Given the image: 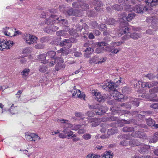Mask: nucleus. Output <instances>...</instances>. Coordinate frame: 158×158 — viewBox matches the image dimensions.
<instances>
[{
	"mask_svg": "<svg viewBox=\"0 0 158 158\" xmlns=\"http://www.w3.org/2000/svg\"><path fill=\"white\" fill-rule=\"evenodd\" d=\"M150 143H155L158 140V132L154 133L153 135L150 137L149 138Z\"/></svg>",
	"mask_w": 158,
	"mask_h": 158,
	"instance_id": "21",
	"label": "nucleus"
},
{
	"mask_svg": "<svg viewBox=\"0 0 158 158\" xmlns=\"http://www.w3.org/2000/svg\"><path fill=\"white\" fill-rule=\"evenodd\" d=\"M102 157L104 158H112L113 157V155L111 154V152H106L104 154L102 155Z\"/></svg>",
	"mask_w": 158,
	"mask_h": 158,
	"instance_id": "37",
	"label": "nucleus"
},
{
	"mask_svg": "<svg viewBox=\"0 0 158 158\" xmlns=\"http://www.w3.org/2000/svg\"><path fill=\"white\" fill-rule=\"evenodd\" d=\"M122 79L121 77L119 78V79L116 82V83H114L113 82L110 81L107 83V88L109 89V91H112L113 92L115 93L116 92L117 93L118 92L116 90V88L118 86V85L121 82V80Z\"/></svg>",
	"mask_w": 158,
	"mask_h": 158,
	"instance_id": "10",
	"label": "nucleus"
},
{
	"mask_svg": "<svg viewBox=\"0 0 158 158\" xmlns=\"http://www.w3.org/2000/svg\"><path fill=\"white\" fill-rule=\"evenodd\" d=\"M85 127V125L83 124H82L81 125V127L78 130V131L77 133L79 134H82L84 133L85 132V129L84 127Z\"/></svg>",
	"mask_w": 158,
	"mask_h": 158,
	"instance_id": "45",
	"label": "nucleus"
},
{
	"mask_svg": "<svg viewBox=\"0 0 158 158\" xmlns=\"http://www.w3.org/2000/svg\"><path fill=\"white\" fill-rule=\"evenodd\" d=\"M67 34L66 32L64 31H60L56 32V35L58 37H60L61 36H66Z\"/></svg>",
	"mask_w": 158,
	"mask_h": 158,
	"instance_id": "39",
	"label": "nucleus"
},
{
	"mask_svg": "<svg viewBox=\"0 0 158 158\" xmlns=\"http://www.w3.org/2000/svg\"><path fill=\"white\" fill-rule=\"evenodd\" d=\"M97 45L98 46V47L95 50V52L98 54H99L105 51H110V50L108 49V47L106 46L107 44L104 42H98L97 43Z\"/></svg>",
	"mask_w": 158,
	"mask_h": 158,
	"instance_id": "5",
	"label": "nucleus"
},
{
	"mask_svg": "<svg viewBox=\"0 0 158 158\" xmlns=\"http://www.w3.org/2000/svg\"><path fill=\"white\" fill-rule=\"evenodd\" d=\"M76 30L78 32H81L83 29L82 26L79 24H77L76 25Z\"/></svg>",
	"mask_w": 158,
	"mask_h": 158,
	"instance_id": "62",
	"label": "nucleus"
},
{
	"mask_svg": "<svg viewBox=\"0 0 158 158\" xmlns=\"http://www.w3.org/2000/svg\"><path fill=\"white\" fill-rule=\"evenodd\" d=\"M140 149H139V152L142 154L147 153L148 152V150L150 148V147L148 145L143 144L140 146Z\"/></svg>",
	"mask_w": 158,
	"mask_h": 158,
	"instance_id": "17",
	"label": "nucleus"
},
{
	"mask_svg": "<svg viewBox=\"0 0 158 158\" xmlns=\"http://www.w3.org/2000/svg\"><path fill=\"white\" fill-rule=\"evenodd\" d=\"M98 58L97 56H94L92 58H90L89 60V63L90 64L95 63V64L101 63L104 62L106 61V59L103 58L102 61H98Z\"/></svg>",
	"mask_w": 158,
	"mask_h": 158,
	"instance_id": "18",
	"label": "nucleus"
},
{
	"mask_svg": "<svg viewBox=\"0 0 158 158\" xmlns=\"http://www.w3.org/2000/svg\"><path fill=\"white\" fill-rule=\"evenodd\" d=\"M116 23V20L113 18L107 19L106 21V24L110 25H114Z\"/></svg>",
	"mask_w": 158,
	"mask_h": 158,
	"instance_id": "33",
	"label": "nucleus"
},
{
	"mask_svg": "<svg viewBox=\"0 0 158 158\" xmlns=\"http://www.w3.org/2000/svg\"><path fill=\"white\" fill-rule=\"evenodd\" d=\"M150 101L152 102H158V95H157V94H152V95L151 96Z\"/></svg>",
	"mask_w": 158,
	"mask_h": 158,
	"instance_id": "43",
	"label": "nucleus"
},
{
	"mask_svg": "<svg viewBox=\"0 0 158 158\" xmlns=\"http://www.w3.org/2000/svg\"><path fill=\"white\" fill-rule=\"evenodd\" d=\"M88 122L89 123H93L97 120H99V119L97 118H93L92 117H89L88 118Z\"/></svg>",
	"mask_w": 158,
	"mask_h": 158,
	"instance_id": "56",
	"label": "nucleus"
},
{
	"mask_svg": "<svg viewBox=\"0 0 158 158\" xmlns=\"http://www.w3.org/2000/svg\"><path fill=\"white\" fill-rule=\"evenodd\" d=\"M56 52L53 51H49L46 54V56H48L49 58H50L51 59L52 58H55V56L56 55Z\"/></svg>",
	"mask_w": 158,
	"mask_h": 158,
	"instance_id": "34",
	"label": "nucleus"
},
{
	"mask_svg": "<svg viewBox=\"0 0 158 158\" xmlns=\"http://www.w3.org/2000/svg\"><path fill=\"white\" fill-rule=\"evenodd\" d=\"M13 45V42L10 41H6L5 42H2L0 43V50H3L4 49L10 48Z\"/></svg>",
	"mask_w": 158,
	"mask_h": 158,
	"instance_id": "13",
	"label": "nucleus"
},
{
	"mask_svg": "<svg viewBox=\"0 0 158 158\" xmlns=\"http://www.w3.org/2000/svg\"><path fill=\"white\" fill-rule=\"evenodd\" d=\"M81 8V9H80L81 11L85 10L89 8V6L88 5L86 4L85 3H83L82 5H81L80 8Z\"/></svg>",
	"mask_w": 158,
	"mask_h": 158,
	"instance_id": "44",
	"label": "nucleus"
},
{
	"mask_svg": "<svg viewBox=\"0 0 158 158\" xmlns=\"http://www.w3.org/2000/svg\"><path fill=\"white\" fill-rule=\"evenodd\" d=\"M129 145L131 146H138L140 144V143L137 139H133L130 140L129 143Z\"/></svg>",
	"mask_w": 158,
	"mask_h": 158,
	"instance_id": "29",
	"label": "nucleus"
},
{
	"mask_svg": "<svg viewBox=\"0 0 158 158\" xmlns=\"http://www.w3.org/2000/svg\"><path fill=\"white\" fill-rule=\"evenodd\" d=\"M14 33V29L11 28H6V30L4 31L5 35L10 37L13 36Z\"/></svg>",
	"mask_w": 158,
	"mask_h": 158,
	"instance_id": "23",
	"label": "nucleus"
},
{
	"mask_svg": "<svg viewBox=\"0 0 158 158\" xmlns=\"http://www.w3.org/2000/svg\"><path fill=\"white\" fill-rule=\"evenodd\" d=\"M57 23H61L64 25H67L68 23L67 20L64 19H62L60 18H56Z\"/></svg>",
	"mask_w": 158,
	"mask_h": 158,
	"instance_id": "32",
	"label": "nucleus"
},
{
	"mask_svg": "<svg viewBox=\"0 0 158 158\" xmlns=\"http://www.w3.org/2000/svg\"><path fill=\"white\" fill-rule=\"evenodd\" d=\"M99 29L101 31H103L107 29L106 26L105 24L101 23L100 24Z\"/></svg>",
	"mask_w": 158,
	"mask_h": 158,
	"instance_id": "52",
	"label": "nucleus"
},
{
	"mask_svg": "<svg viewBox=\"0 0 158 158\" xmlns=\"http://www.w3.org/2000/svg\"><path fill=\"white\" fill-rule=\"evenodd\" d=\"M134 119H130L129 120H127L125 119H122L120 120L121 123H122L120 125V127H123L124 125V123L128 124L131 123L132 122V120H134Z\"/></svg>",
	"mask_w": 158,
	"mask_h": 158,
	"instance_id": "38",
	"label": "nucleus"
},
{
	"mask_svg": "<svg viewBox=\"0 0 158 158\" xmlns=\"http://www.w3.org/2000/svg\"><path fill=\"white\" fill-rule=\"evenodd\" d=\"M123 43V42H112L111 44L113 45L114 46H119L122 44Z\"/></svg>",
	"mask_w": 158,
	"mask_h": 158,
	"instance_id": "63",
	"label": "nucleus"
},
{
	"mask_svg": "<svg viewBox=\"0 0 158 158\" xmlns=\"http://www.w3.org/2000/svg\"><path fill=\"white\" fill-rule=\"evenodd\" d=\"M46 57V55L44 54H43L40 55L39 56L38 58L40 60L42 61L45 60Z\"/></svg>",
	"mask_w": 158,
	"mask_h": 158,
	"instance_id": "59",
	"label": "nucleus"
},
{
	"mask_svg": "<svg viewBox=\"0 0 158 158\" xmlns=\"http://www.w3.org/2000/svg\"><path fill=\"white\" fill-rule=\"evenodd\" d=\"M89 107L90 109L98 110V111H95L97 114L102 115L108 110V108L106 106H101L99 104H94L92 105H89Z\"/></svg>",
	"mask_w": 158,
	"mask_h": 158,
	"instance_id": "3",
	"label": "nucleus"
},
{
	"mask_svg": "<svg viewBox=\"0 0 158 158\" xmlns=\"http://www.w3.org/2000/svg\"><path fill=\"white\" fill-rule=\"evenodd\" d=\"M47 70V67L44 64L40 66L39 71L42 73H45Z\"/></svg>",
	"mask_w": 158,
	"mask_h": 158,
	"instance_id": "48",
	"label": "nucleus"
},
{
	"mask_svg": "<svg viewBox=\"0 0 158 158\" xmlns=\"http://www.w3.org/2000/svg\"><path fill=\"white\" fill-rule=\"evenodd\" d=\"M85 51L86 52H87L90 55L93 52H94V49L93 48H91L90 47H89L85 49Z\"/></svg>",
	"mask_w": 158,
	"mask_h": 158,
	"instance_id": "54",
	"label": "nucleus"
},
{
	"mask_svg": "<svg viewBox=\"0 0 158 158\" xmlns=\"http://www.w3.org/2000/svg\"><path fill=\"white\" fill-rule=\"evenodd\" d=\"M93 93H94V96L95 97V99L99 102H103L106 99H109L110 98L108 94H103L102 95L100 92H97L95 90Z\"/></svg>",
	"mask_w": 158,
	"mask_h": 158,
	"instance_id": "6",
	"label": "nucleus"
},
{
	"mask_svg": "<svg viewBox=\"0 0 158 158\" xmlns=\"http://www.w3.org/2000/svg\"><path fill=\"white\" fill-rule=\"evenodd\" d=\"M25 138L28 141H34L40 139L38 135L35 133H32L30 132H27L25 133Z\"/></svg>",
	"mask_w": 158,
	"mask_h": 158,
	"instance_id": "11",
	"label": "nucleus"
},
{
	"mask_svg": "<svg viewBox=\"0 0 158 158\" xmlns=\"http://www.w3.org/2000/svg\"><path fill=\"white\" fill-rule=\"evenodd\" d=\"M23 38L25 40L26 43L29 44H33L35 42L37 38L33 35L24 34L22 36Z\"/></svg>",
	"mask_w": 158,
	"mask_h": 158,
	"instance_id": "8",
	"label": "nucleus"
},
{
	"mask_svg": "<svg viewBox=\"0 0 158 158\" xmlns=\"http://www.w3.org/2000/svg\"><path fill=\"white\" fill-rule=\"evenodd\" d=\"M151 108L156 109L158 108V103H154L150 105Z\"/></svg>",
	"mask_w": 158,
	"mask_h": 158,
	"instance_id": "64",
	"label": "nucleus"
},
{
	"mask_svg": "<svg viewBox=\"0 0 158 158\" xmlns=\"http://www.w3.org/2000/svg\"><path fill=\"white\" fill-rule=\"evenodd\" d=\"M61 68H65V66L64 65H61L60 64H57L55 66V70L56 71H58Z\"/></svg>",
	"mask_w": 158,
	"mask_h": 158,
	"instance_id": "60",
	"label": "nucleus"
},
{
	"mask_svg": "<svg viewBox=\"0 0 158 158\" xmlns=\"http://www.w3.org/2000/svg\"><path fill=\"white\" fill-rule=\"evenodd\" d=\"M149 92L150 93H158V86L149 89Z\"/></svg>",
	"mask_w": 158,
	"mask_h": 158,
	"instance_id": "53",
	"label": "nucleus"
},
{
	"mask_svg": "<svg viewBox=\"0 0 158 158\" xmlns=\"http://www.w3.org/2000/svg\"><path fill=\"white\" fill-rule=\"evenodd\" d=\"M120 1V4L125 6L126 11L130 12L134 11L139 13H142L144 11L148 10V8L146 6L140 5H136L133 8H132L131 6L129 4V1L128 0H121Z\"/></svg>",
	"mask_w": 158,
	"mask_h": 158,
	"instance_id": "1",
	"label": "nucleus"
},
{
	"mask_svg": "<svg viewBox=\"0 0 158 158\" xmlns=\"http://www.w3.org/2000/svg\"><path fill=\"white\" fill-rule=\"evenodd\" d=\"M117 132V130L115 127H113L111 129L108 130L107 134L108 135H113Z\"/></svg>",
	"mask_w": 158,
	"mask_h": 158,
	"instance_id": "35",
	"label": "nucleus"
},
{
	"mask_svg": "<svg viewBox=\"0 0 158 158\" xmlns=\"http://www.w3.org/2000/svg\"><path fill=\"white\" fill-rule=\"evenodd\" d=\"M52 60L51 61L47 60L48 61L47 63H48V65L52 67L55 64V62L56 61L55 58H52L51 59Z\"/></svg>",
	"mask_w": 158,
	"mask_h": 158,
	"instance_id": "50",
	"label": "nucleus"
},
{
	"mask_svg": "<svg viewBox=\"0 0 158 158\" xmlns=\"http://www.w3.org/2000/svg\"><path fill=\"white\" fill-rule=\"evenodd\" d=\"M57 16L56 15H51L49 18L46 19L45 23L48 25H52L55 23H57L56 18Z\"/></svg>",
	"mask_w": 158,
	"mask_h": 158,
	"instance_id": "15",
	"label": "nucleus"
},
{
	"mask_svg": "<svg viewBox=\"0 0 158 158\" xmlns=\"http://www.w3.org/2000/svg\"><path fill=\"white\" fill-rule=\"evenodd\" d=\"M71 92L72 94L73 97L82 98L83 99L85 100V94L83 93H81V91L79 89H77L75 86H74L71 90Z\"/></svg>",
	"mask_w": 158,
	"mask_h": 158,
	"instance_id": "9",
	"label": "nucleus"
},
{
	"mask_svg": "<svg viewBox=\"0 0 158 158\" xmlns=\"http://www.w3.org/2000/svg\"><path fill=\"white\" fill-rule=\"evenodd\" d=\"M75 116L77 117H79L81 118L82 119H84L83 117L82 114L80 112H76L75 114Z\"/></svg>",
	"mask_w": 158,
	"mask_h": 158,
	"instance_id": "61",
	"label": "nucleus"
},
{
	"mask_svg": "<svg viewBox=\"0 0 158 158\" xmlns=\"http://www.w3.org/2000/svg\"><path fill=\"white\" fill-rule=\"evenodd\" d=\"M145 2L147 4L151 6L156 5V4L153 3V0H146Z\"/></svg>",
	"mask_w": 158,
	"mask_h": 158,
	"instance_id": "55",
	"label": "nucleus"
},
{
	"mask_svg": "<svg viewBox=\"0 0 158 158\" xmlns=\"http://www.w3.org/2000/svg\"><path fill=\"white\" fill-rule=\"evenodd\" d=\"M140 85L142 88H145L147 87L146 82L141 81H136L134 83V87L136 88H139Z\"/></svg>",
	"mask_w": 158,
	"mask_h": 158,
	"instance_id": "22",
	"label": "nucleus"
},
{
	"mask_svg": "<svg viewBox=\"0 0 158 158\" xmlns=\"http://www.w3.org/2000/svg\"><path fill=\"white\" fill-rule=\"evenodd\" d=\"M119 107H116L115 106H113L110 108V110L113 113H119L118 114L120 115L126 114H129L130 113V112L127 110H119Z\"/></svg>",
	"mask_w": 158,
	"mask_h": 158,
	"instance_id": "12",
	"label": "nucleus"
},
{
	"mask_svg": "<svg viewBox=\"0 0 158 158\" xmlns=\"http://www.w3.org/2000/svg\"><path fill=\"white\" fill-rule=\"evenodd\" d=\"M140 37V35L139 34L136 33H132L129 36L128 35H126L123 36L122 39L123 40H128L130 38L134 39H137Z\"/></svg>",
	"mask_w": 158,
	"mask_h": 158,
	"instance_id": "16",
	"label": "nucleus"
},
{
	"mask_svg": "<svg viewBox=\"0 0 158 158\" xmlns=\"http://www.w3.org/2000/svg\"><path fill=\"white\" fill-rule=\"evenodd\" d=\"M30 72V69L28 68H25L21 72V74L22 77H26L28 75Z\"/></svg>",
	"mask_w": 158,
	"mask_h": 158,
	"instance_id": "28",
	"label": "nucleus"
},
{
	"mask_svg": "<svg viewBox=\"0 0 158 158\" xmlns=\"http://www.w3.org/2000/svg\"><path fill=\"white\" fill-rule=\"evenodd\" d=\"M59 121L61 123H64V126L66 128H71L73 130L77 131L80 128L81 125L80 124H74L73 125L72 124L69 123L68 120H65L64 119L60 120Z\"/></svg>",
	"mask_w": 158,
	"mask_h": 158,
	"instance_id": "7",
	"label": "nucleus"
},
{
	"mask_svg": "<svg viewBox=\"0 0 158 158\" xmlns=\"http://www.w3.org/2000/svg\"><path fill=\"white\" fill-rule=\"evenodd\" d=\"M146 122L147 125L150 126H153L155 124V121L151 118L147 119Z\"/></svg>",
	"mask_w": 158,
	"mask_h": 158,
	"instance_id": "36",
	"label": "nucleus"
},
{
	"mask_svg": "<svg viewBox=\"0 0 158 158\" xmlns=\"http://www.w3.org/2000/svg\"><path fill=\"white\" fill-rule=\"evenodd\" d=\"M131 102L133 106L135 107H138L139 105V102L138 101V100L137 98H133Z\"/></svg>",
	"mask_w": 158,
	"mask_h": 158,
	"instance_id": "40",
	"label": "nucleus"
},
{
	"mask_svg": "<svg viewBox=\"0 0 158 158\" xmlns=\"http://www.w3.org/2000/svg\"><path fill=\"white\" fill-rule=\"evenodd\" d=\"M56 61L57 62V64H60L61 65H63L62 64L64 62V60L63 58L61 57H59L56 58Z\"/></svg>",
	"mask_w": 158,
	"mask_h": 158,
	"instance_id": "51",
	"label": "nucleus"
},
{
	"mask_svg": "<svg viewBox=\"0 0 158 158\" xmlns=\"http://www.w3.org/2000/svg\"><path fill=\"white\" fill-rule=\"evenodd\" d=\"M72 5L73 6L74 8H80V7L81 4L79 2H74L73 3Z\"/></svg>",
	"mask_w": 158,
	"mask_h": 158,
	"instance_id": "58",
	"label": "nucleus"
},
{
	"mask_svg": "<svg viewBox=\"0 0 158 158\" xmlns=\"http://www.w3.org/2000/svg\"><path fill=\"white\" fill-rule=\"evenodd\" d=\"M128 26V23L127 22L123 21L120 23L118 35L119 36H122L124 34H126L129 33Z\"/></svg>",
	"mask_w": 158,
	"mask_h": 158,
	"instance_id": "4",
	"label": "nucleus"
},
{
	"mask_svg": "<svg viewBox=\"0 0 158 158\" xmlns=\"http://www.w3.org/2000/svg\"><path fill=\"white\" fill-rule=\"evenodd\" d=\"M101 120L102 121H115L118 120V118L116 117H114V116H112L110 117H107L106 118H102Z\"/></svg>",
	"mask_w": 158,
	"mask_h": 158,
	"instance_id": "30",
	"label": "nucleus"
},
{
	"mask_svg": "<svg viewBox=\"0 0 158 158\" xmlns=\"http://www.w3.org/2000/svg\"><path fill=\"white\" fill-rule=\"evenodd\" d=\"M147 87L151 88L153 87H157L158 86V81H154L152 82H146Z\"/></svg>",
	"mask_w": 158,
	"mask_h": 158,
	"instance_id": "25",
	"label": "nucleus"
},
{
	"mask_svg": "<svg viewBox=\"0 0 158 158\" xmlns=\"http://www.w3.org/2000/svg\"><path fill=\"white\" fill-rule=\"evenodd\" d=\"M89 26L91 27V28L94 29L97 28L98 26V24L97 22L95 21H92L89 24Z\"/></svg>",
	"mask_w": 158,
	"mask_h": 158,
	"instance_id": "41",
	"label": "nucleus"
},
{
	"mask_svg": "<svg viewBox=\"0 0 158 158\" xmlns=\"http://www.w3.org/2000/svg\"><path fill=\"white\" fill-rule=\"evenodd\" d=\"M65 13V15L67 16H73V15H78L75 14L76 12H73V10L72 8H71L69 9V10H68L66 11L65 12H64Z\"/></svg>",
	"mask_w": 158,
	"mask_h": 158,
	"instance_id": "31",
	"label": "nucleus"
},
{
	"mask_svg": "<svg viewBox=\"0 0 158 158\" xmlns=\"http://www.w3.org/2000/svg\"><path fill=\"white\" fill-rule=\"evenodd\" d=\"M135 17V14L134 13H131L128 14V15L127 16L125 14L122 17V19L124 21H130Z\"/></svg>",
	"mask_w": 158,
	"mask_h": 158,
	"instance_id": "20",
	"label": "nucleus"
},
{
	"mask_svg": "<svg viewBox=\"0 0 158 158\" xmlns=\"http://www.w3.org/2000/svg\"><path fill=\"white\" fill-rule=\"evenodd\" d=\"M14 106V104H12L9 109V112L12 114H15L18 110L17 106Z\"/></svg>",
	"mask_w": 158,
	"mask_h": 158,
	"instance_id": "26",
	"label": "nucleus"
},
{
	"mask_svg": "<svg viewBox=\"0 0 158 158\" xmlns=\"http://www.w3.org/2000/svg\"><path fill=\"white\" fill-rule=\"evenodd\" d=\"M58 53H61V55L63 56H66L69 53V51L67 49H65V48H63L57 51Z\"/></svg>",
	"mask_w": 158,
	"mask_h": 158,
	"instance_id": "27",
	"label": "nucleus"
},
{
	"mask_svg": "<svg viewBox=\"0 0 158 158\" xmlns=\"http://www.w3.org/2000/svg\"><path fill=\"white\" fill-rule=\"evenodd\" d=\"M69 34L72 36L75 37L77 36L78 34L76 32V31L74 29H69Z\"/></svg>",
	"mask_w": 158,
	"mask_h": 158,
	"instance_id": "46",
	"label": "nucleus"
},
{
	"mask_svg": "<svg viewBox=\"0 0 158 158\" xmlns=\"http://www.w3.org/2000/svg\"><path fill=\"white\" fill-rule=\"evenodd\" d=\"M83 138L85 140H88L91 138V135L89 134H85L82 136Z\"/></svg>",
	"mask_w": 158,
	"mask_h": 158,
	"instance_id": "57",
	"label": "nucleus"
},
{
	"mask_svg": "<svg viewBox=\"0 0 158 158\" xmlns=\"http://www.w3.org/2000/svg\"><path fill=\"white\" fill-rule=\"evenodd\" d=\"M94 1H95V2H94L93 4L97 6V7L95 8V10L98 11L102 10V8L100 7L102 6L103 5L102 2L98 1V0Z\"/></svg>",
	"mask_w": 158,
	"mask_h": 158,
	"instance_id": "24",
	"label": "nucleus"
},
{
	"mask_svg": "<svg viewBox=\"0 0 158 158\" xmlns=\"http://www.w3.org/2000/svg\"><path fill=\"white\" fill-rule=\"evenodd\" d=\"M144 76L150 80H153L156 77L153 73H150L144 75Z\"/></svg>",
	"mask_w": 158,
	"mask_h": 158,
	"instance_id": "47",
	"label": "nucleus"
},
{
	"mask_svg": "<svg viewBox=\"0 0 158 158\" xmlns=\"http://www.w3.org/2000/svg\"><path fill=\"white\" fill-rule=\"evenodd\" d=\"M121 0H119L118 1L119 5L115 4L112 6V9H113L114 10H117V11H121L123 10V7L126 10V9L125 8V6H123L120 4V2H121Z\"/></svg>",
	"mask_w": 158,
	"mask_h": 158,
	"instance_id": "19",
	"label": "nucleus"
},
{
	"mask_svg": "<svg viewBox=\"0 0 158 158\" xmlns=\"http://www.w3.org/2000/svg\"><path fill=\"white\" fill-rule=\"evenodd\" d=\"M132 136L134 137L140 138L143 139H146L147 138V136L143 132V131H136L135 132H133L131 134Z\"/></svg>",
	"mask_w": 158,
	"mask_h": 158,
	"instance_id": "14",
	"label": "nucleus"
},
{
	"mask_svg": "<svg viewBox=\"0 0 158 158\" xmlns=\"http://www.w3.org/2000/svg\"><path fill=\"white\" fill-rule=\"evenodd\" d=\"M61 39V37H54L53 41V44L56 45H60L61 47L65 46L68 48H69L72 46V43L74 41V39L71 38L69 39H65L60 42Z\"/></svg>",
	"mask_w": 158,
	"mask_h": 158,
	"instance_id": "2",
	"label": "nucleus"
},
{
	"mask_svg": "<svg viewBox=\"0 0 158 158\" xmlns=\"http://www.w3.org/2000/svg\"><path fill=\"white\" fill-rule=\"evenodd\" d=\"M152 95V94H143L142 95V97L143 98H147L149 99L150 101L151 96Z\"/></svg>",
	"mask_w": 158,
	"mask_h": 158,
	"instance_id": "49",
	"label": "nucleus"
},
{
	"mask_svg": "<svg viewBox=\"0 0 158 158\" xmlns=\"http://www.w3.org/2000/svg\"><path fill=\"white\" fill-rule=\"evenodd\" d=\"M123 131L124 132H132L134 131V128L133 127H126L123 128Z\"/></svg>",
	"mask_w": 158,
	"mask_h": 158,
	"instance_id": "42",
	"label": "nucleus"
}]
</instances>
